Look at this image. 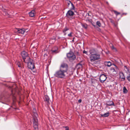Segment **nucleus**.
Here are the masks:
<instances>
[{"mask_svg": "<svg viewBox=\"0 0 130 130\" xmlns=\"http://www.w3.org/2000/svg\"><path fill=\"white\" fill-rule=\"evenodd\" d=\"M83 53L87 55H88L89 53L87 51H85V50H84L83 51Z\"/></svg>", "mask_w": 130, "mask_h": 130, "instance_id": "obj_27", "label": "nucleus"}, {"mask_svg": "<svg viewBox=\"0 0 130 130\" xmlns=\"http://www.w3.org/2000/svg\"><path fill=\"white\" fill-rule=\"evenodd\" d=\"M114 12L117 16L120 14V12H118L116 11H114Z\"/></svg>", "mask_w": 130, "mask_h": 130, "instance_id": "obj_25", "label": "nucleus"}, {"mask_svg": "<svg viewBox=\"0 0 130 130\" xmlns=\"http://www.w3.org/2000/svg\"><path fill=\"white\" fill-rule=\"evenodd\" d=\"M65 127L66 128L65 130H69V127H68L66 126V127Z\"/></svg>", "mask_w": 130, "mask_h": 130, "instance_id": "obj_31", "label": "nucleus"}, {"mask_svg": "<svg viewBox=\"0 0 130 130\" xmlns=\"http://www.w3.org/2000/svg\"><path fill=\"white\" fill-rule=\"evenodd\" d=\"M115 66L114 68L111 67L110 69L111 72L113 73L114 74H116L117 73V71L118 68L117 67L115 64H114Z\"/></svg>", "mask_w": 130, "mask_h": 130, "instance_id": "obj_9", "label": "nucleus"}, {"mask_svg": "<svg viewBox=\"0 0 130 130\" xmlns=\"http://www.w3.org/2000/svg\"><path fill=\"white\" fill-rule=\"evenodd\" d=\"M71 3L70 1H67V3L68 5H69L70 4H71Z\"/></svg>", "mask_w": 130, "mask_h": 130, "instance_id": "obj_30", "label": "nucleus"}, {"mask_svg": "<svg viewBox=\"0 0 130 130\" xmlns=\"http://www.w3.org/2000/svg\"><path fill=\"white\" fill-rule=\"evenodd\" d=\"M34 113L33 114V117L34 119L33 121L34 127L35 129L36 130L38 129V120L37 117L38 116V115L36 112V110L35 109H33Z\"/></svg>", "mask_w": 130, "mask_h": 130, "instance_id": "obj_3", "label": "nucleus"}, {"mask_svg": "<svg viewBox=\"0 0 130 130\" xmlns=\"http://www.w3.org/2000/svg\"><path fill=\"white\" fill-rule=\"evenodd\" d=\"M106 105L107 106H111V105H113L114 106H115L114 104L112 101H109L107 102Z\"/></svg>", "mask_w": 130, "mask_h": 130, "instance_id": "obj_13", "label": "nucleus"}, {"mask_svg": "<svg viewBox=\"0 0 130 130\" xmlns=\"http://www.w3.org/2000/svg\"><path fill=\"white\" fill-rule=\"evenodd\" d=\"M78 102L79 103H81L82 102V100H81L80 99H79V100H78Z\"/></svg>", "mask_w": 130, "mask_h": 130, "instance_id": "obj_35", "label": "nucleus"}, {"mask_svg": "<svg viewBox=\"0 0 130 130\" xmlns=\"http://www.w3.org/2000/svg\"><path fill=\"white\" fill-rule=\"evenodd\" d=\"M18 66L19 67H21V65L20 64H19V63H18Z\"/></svg>", "mask_w": 130, "mask_h": 130, "instance_id": "obj_33", "label": "nucleus"}, {"mask_svg": "<svg viewBox=\"0 0 130 130\" xmlns=\"http://www.w3.org/2000/svg\"><path fill=\"white\" fill-rule=\"evenodd\" d=\"M74 12L71 10L68 11L66 13V15L68 17H69L70 16H73L74 15Z\"/></svg>", "mask_w": 130, "mask_h": 130, "instance_id": "obj_12", "label": "nucleus"}, {"mask_svg": "<svg viewBox=\"0 0 130 130\" xmlns=\"http://www.w3.org/2000/svg\"><path fill=\"white\" fill-rule=\"evenodd\" d=\"M67 73V72L59 69L55 72L54 75L58 78H63L66 77Z\"/></svg>", "mask_w": 130, "mask_h": 130, "instance_id": "obj_2", "label": "nucleus"}, {"mask_svg": "<svg viewBox=\"0 0 130 130\" xmlns=\"http://www.w3.org/2000/svg\"><path fill=\"white\" fill-rule=\"evenodd\" d=\"M34 56H35V57H37V54L36 53H34Z\"/></svg>", "mask_w": 130, "mask_h": 130, "instance_id": "obj_32", "label": "nucleus"}, {"mask_svg": "<svg viewBox=\"0 0 130 130\" xmlns=\"http://www.w3.org/2000/svg\"><path fill=\"white\" fill-rule=\"evenodd\" d=\"M96 24L99 27H100L101 26V23L99 21H97L96 22Z\"/></svg>", "mask_w": 130, "mask_h": 130, "instance_id": "obj_24", "label": "nucleus"}, {"mask_svg": "<svg viewBox=\"0 0 130 130\" xmlns=\"http://www.w3.org/2000/svg\"><path fill=\"white\" fill-rule=\"evenodd\" d=\"M35 12L34 10H32L31 11L29 12V14L30 17H33L35 15Z\"/></svg>", "mask_w": 130, "mask_h": 130, "instance_id": "obj_15", "label": "nucleus"}, {"mask_svg": "<svg viewBox=\"0 0 130 130\" xmlns=\"http://www.w3.org/2000/svg\"><path fill=\"white\" fill-rule=\"evenodd\" d=\"M120 77L122 80H124L125 79V76H124V74L123 72H120L119 73Z\"/></svg>", "mask_w": 130, "mask_h": 130, "instance_id": "obj_14", "label": "nucleus"}, {"mask_svg": "<svg viewBox=\"0 0 130 130\" xmlns=\"http://www.w3.org/2000/svg\"><path fill=\"white\" fill-rule=\"evenodd\" d=\"M124 70L126 73H129V70L126 66H124Z\"/></svg>", "mask_w": 130, "mask_h": 130, "instance_id": "obj_21", "label": "nucleus"}, {"mask_svg": "<svg viewBox=\"0 0 130 130\" xmlns=\"http://www.w3.org/2000/svg\"><path fill=\"white\" fill-rule=\"evenodd\" d=\"M68 69V66L65 63H62L61 65L60 69L64 71L67 73Z\"/></svg>", "mask_w": 130, "mask_h": 130, "instance_id": "obj_4", "label": "nucleus"}, {"mask_svg": "<svg viewBox=\"0 0 130 130\" xmlns=\"http://www.w3.org/2000/svg\"><path fill=\"white\" fill-rule=\"evenodd\" d=\"M109 115V113L108 112L105 113L101 115L102 117H108Z\"/></svg>", "mask_w": 130, "mask_h": 130, "instance_id": "obj_20", "label": "nucleus"}, {"mask_svg": "<svg viewBox=\"0 0 130 130\" xmlns=\"http://www.w3.org/2000/svg\"><path fill=\"white\" fill-rule=\"evenodd\" d=\"M107 77L106 75L104 74L101 75L100 76V80L101 83H103L106 79Z\"/></svg>", "mask_w": 130, "mask_h": 130, "instance_id": "obj_10", "label": "nucleus"}, {"mask_svg": "<svg viewBox=\"0 0 130 130\" xmlns=\"http://www.w3.org/2000/svg\"><path fill=\"white\" fill-rule=\"evenodd\" d=\"M25 62L27 63L28 67L29 69L32 70L35 67L34 63L30 60L29 61V60L27 61H26Z\"/></svg>", "mask_w": 130, "mask_h": 130, "instance_id": "obj_7", "label": "nucleus"}, {"mask_svg": "<svg viewBox=\"0 0 130 130\" xmlns=\"http://www.w3.org/2000/svg\"><path fill=\"white\" fill-rule=\"evenodd\" d=\"M67 56L70 59L74 60L76 58L75 56L72 52H70L68 53L67 54Z\"/></svg>", "mask_w": 130, "mask_h": 130, "instance_id": "obj_8", "label": "nucleus"}, {"mask_svg": "<svg viewBox=\"0 0 130 130\" xmlns=\"http://www.w3.org/2000/svg\"><path fill=\"white\" fill-rule=\"evenodd\" d=\"M110 46L111 47V49L113 50L115 52L117 51V50L113 46V45L112 44H111L110 45Z\"/></svg>", "mask_w": 130, "mask_h": 130, "instance_id": "obj_19", "label": "nucleus"}, {"mask_svg": "<svg viewBox=\"0 0 130 130\" xmlns=\"http://www.w3.org/2000/svg\"><path fill=\"white\" fill-rule=\"evenodd\" d=\"M127 90L126 87H124L123 88V92L124 93H126L127 92Z\"/></svg>", "mask_w": 130, "mask_h": 130, "instance_id": "obj_23", "label": "nucleus"}, {"mask_svg": "<svg viewBox=\"0 0 130 130\" xmlns=\"http://www.w3.org/2000/svg\"><path fill=\"white\" fill-rule=\"evenodd\" d=\"M69 28L67 27H66L63 29V31L64 33V35H66L67 34L66 32L69 30Z\"/></svg>", "mask_w": 130, "mask_h": 130, "instance_id": "obj_17", "label": "nucleus"}, {"mask_svg": "<svg viewBox=\"0 0 130 130\" xmlns=\"http://www.w3.org/2000/svg\"><path fill=\"white\" fill-rule=\"evenodd\" d=\"M127 79L128 81H130V74L127 76Z\"/></svg>", "mask_w": 130, "mask_h": 130, "instance_id": "obj_28", "label": "nucleus"}, {"mask_svg": "<svg viewBox=\"0 0 130 130\" xmlns=\"http://www.w3.org/2000/svg\"><path fill=\"white\" fill-rule=\"evenodd\" d=\"M106 3H107V4H108V3L107 2H106Z\"/></svg>", "mask_w": 130, "mask_h": 130, "instance_id": "obj_38", "label": "nucleus"}, {"mask_svg": "<svg viewBox=\"0 0 130 130\" xmlns=\"http://www.w3.org/2000/svg\"><path fill=\"white\" fill-rule=\"evenodd\" d=\"M16 32H17L19 33L24 34L25 32H27L28 31V29L22 28L19 29V28H16L15 30Z\"/></svg>", "mask_w": 130, "mask_h": 130, "instance_id": "obj_6", "label": "nucleus"}, {"mask_svg": "<svg viewBox=\"0 0 130 130\" xmlns=\"http://www.w3.org/2000/svg\"><path fill=\"white\" fill-rule=\"evenodd\" d=\"M71 5L72 7L71 8V9L72 10H74V7L73 4L72 3H71Z\"/></svg>", "mask_w": 130, "mask_h": 130, "instance_id": "obj_26", "label": "nucleus"}, {"mask_svg": "<svg viewBox=\"0 0 130 130\" xmlns=\"http://www.w3.org/2000/svg\"><path fill=\"white\" fill-rule=\"evenodd\" d=\"M89 52L90 54V58L91 62H93L100 58V55L96 53L94 50H90Z\"/></svg>", "mask_w": 130, "mask_h": 130, "instance_id": "obj_1", "label": "nucleus"}, {"mask_svg": "<svg viewBox=\"0 0 130 130\" xmlns=\"http://www.w3.org/2000/svg\"><path fill=\"white\" fill-rule=\"evenodd\" d=\"M81 25L85 29H86L87 28V25L86 24H82Z\"/></svg>", "mask_w": 130, "mask_h": 130, "instance_id": "obj_22", "label": "nucleus"}, {"mask_svg": "<svg viewBox=\"0 0 130 130\" xmlns=\"http://www.w3.org/2000/svg\"><path fill=\"white\" fill-rule=\"evenodd\" d=\"M77 65L78 66V65H80V66H82V65L81 64H78Z\"/></svg>", "mask_w": 130, "mask_h": 130, "instance_id": "obj_36", "label": "nucleus"}, {"mask_svg": "<svg viewBox=\"0 0 130 130\" xmlns=\"http://www.w3.org/2000/svg\"><path fill=\"white\" fill-rule=\"evenodd\" d=\"M3 11L4 12H6V10L5 9H3Z\"/></svg>", "mask_w": 130, "mask_h": 130, "instance_id": "obj_34", "label": "nucleus"}, {"mask_svg": "<svg viewBox=\"0 0 130 130\" xmlns=\"http://www.w3.org/2000/svg\"><path fill=\"white\" fill-rule=\"evenodd\" d=\"M104 63L105 66L108 67H110L112 65L111 63L109 61L105 62H104Z\"/></svg>", "mask_w": 130, "mask_h": 130, "instance_id": "obj_16", "label": "nucleus"}, {"mask_svg": "<svg viewBox=\"0 0 130 130\" xmlns=\"http://www.w3.org/2000/svg\"><path fill=\"white\" fill-rule=\"evenodd\" d=\"M21 55L24 61L25 62V59L27 58V59H30V58L28 56L27 53L25 51H23L21 53Z\"/></svg>", "mask_w": 130, "mask_h": 130, "instance_id": "obj_5", "label": "nucleus"}, {"mask_svg": "<svg viewBox=\"0 0 130 130\" xmlns=\"http://www.w3.org/2000/svg\"><path fill=\"white\" fill-rule=\"evenodd\" d=\"M73 33L72 32H71L70 34H68V36L69 37H72V34Z\"/></svg>", "mask_w": 130, "mask_h": 130, "instance_id": "obj_29", "label": "nucleus"}, {"mask_svg": "<svg viewBox=\"0 0 130 130\" xmlns=\"http://www.w3.org/2000/svg\"><path fill=\"white\" fill-rule=\"evenodd\" d=\"M44 100L48 104H50L49 98L48 96L47 95H45V96Z\"/></svg>", "mask_w": 130, "mask_h": 130, "instance_id": "obj_18", "label": "nucleus"}, {"mask_svg": "<svg viewBox=\"0 0 130 130\" xmlns=\"http://www.w3.org/2000/svg\"><path fill=\"white\" fill-rule=\"evenodd\" d=\"M93 26H94V27H95V25H93Z\"/></svg>", "mask_w": 130, "mask_h": 130, "instance_id": "obj_37", "label": "nucleus"}, {"mask_svg": "<svg viewBox=\"0 0 130 130\" xmlns=\"http://www.w3.org/2000/svg\"><path fill=\"white\" fill-rule=\"evenodd\" d=\"M52 53L53 54H56L59 52V51L57 47H53L51 50Z\"/></svg>", "mask_w": 130, "mask_h": 130, "instance_id": "obj_11", "label": "nucleus"}]
</instances>
